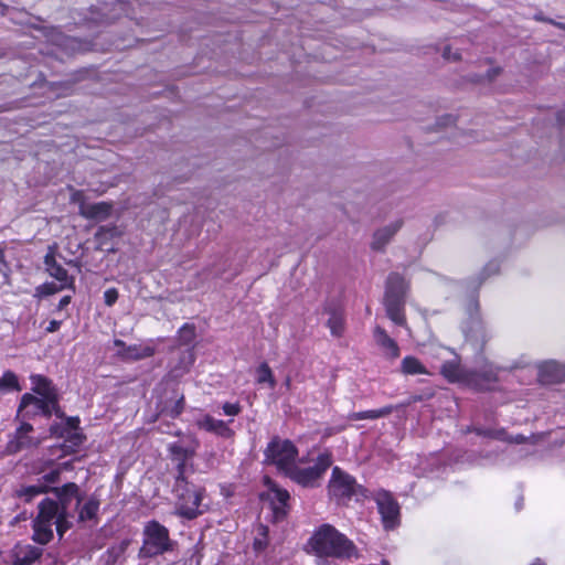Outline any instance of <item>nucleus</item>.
<instances>
[{"label":"nucleus","instance_id":"nucleus-1","mask_svg":"<svg viewBox=\"0 0 565 565\" xmlns=\"http://www.w3.org/2000/svg\"><path fill=\"white\" fill-rule=\"evenodd\" d=\"M58 503L51 499H44L39 505V514L33 523V540L40 544H46L53 537V526L62 537L71 526L68 521V504L72 500L79 507L78 520L82 522L94 520L99 502L95 498H88L84 502L79 497V489L75 483H66L61 489H55Z\"/></svg>","mask_w":565,"mask_h":565},{"label":"nucleus","instance_id":"nucleus-2","mask_svg":"<svg viewBox=\"0 0 565 565\" xmlns=\"http://www.w3.org/2000/svg\"><path fill=\"white\" fill-rule=\"evenodd\" d=\"M309 545L311 551L320 558H351L358 557V550L352 541L337 531L333 526L324 524L311 536Z\"/></svg>","mask_w":565,"mask_h":565},{"label":"nucleus","instance_id":"nucleus-3","mask_svg":"<svg viewBox=\"0 0 565 565\" xmlns=\"http://www.w3.org/2000/svg\"><path fill=\"white\" fill-rule=\"evenodd\" d=\"M448 356L452 358L441 365L440 372L449 382L462 383L479 390H487L490 388L491 383L497 380V373L492 367L483 374L466 371L461 367L454 352L447 348H438L437 358L446 359Z\"/></svg>","mask_w":565,"mask_h":565},{"label":"nucleus","instance_id":"nucleus-4","mask_svg":"<svg viewBox=\"0 0 565 565\" xmlns=\"http://www.w3.org/2000/svg\"><path fill=\"white\" fill-rule=\"evenodd\" d=\"M266 460L276 466L286 476L300 460L295 445L290 440L274 439L265 451Z\"/></svg>","mask_w":565,"mask_h":565},{"label":"nucleus","instance_id":"nucleus-5","mask_svg":"<svg viewBox=\"0 0 565 565\" xmlns=\"http://www.w3.org/2000/svg\"><path fill=\"white\" fill-rule=\"evenodd\" d=\"M407 290V282L398 274H391L387 278L385 292V307L388 317L397 324L404 323L403 301Z\"/></svg>","mask_w":565,"mask_h":565},{"label":"nucleus","instance_id":"nucleus-6","mask_svg":"<svg viewBox=\"0 0 565 565\" xmlns=\"http://www.w3.org/2000/svg\"><path fill=\"white\" fill-rule=\"evenodd\" d=\"M141 552L146 556H156L170 550L171 541L167 527L156 521L149 522L143 531Z\"/></svg>","mask_w":565,"mask_h":565},{"label":"nucleus","instance_id":"nucleus-7","mask_svg":"<svg viewBox=\"0 0 565 565\" xmlns=\"http://www.w3.org/2000/svg\"><path fill=\"white\" fill-rule=\"evenodd\" d=\"M302 463L300 459L287 476L303 487H313L320 480L323 472L330 467L331 457L328 454L320 455L315 466L308 468H303Z\"/></svg>","mask_w":565,"mask_h":565},{"label":"nucleus","instance_id":"nucleus-8","mask_svg":"<svg viewBox=\"0 0 565 565\" xmlns=\"http://www.w3.org/2000/svg\"><path fill=\"white\" fill-rule=\"evenodd\" d=\"M204 491L198 487H188L180 493L177 503V512L186 519H194L204 512L202 503Z\"/></svg>","mask_w":565,"mask_h":565},{"label":"nucleus","instance_id":"nucleus-9","mask_svg":"<svg viewBox=\"0 0 565 565\" xmlns=\"http://www.w3.org/2000/svg\"><path fill=\"white\" fill-rule=\"evenodd\" d=\"M78 424L79 420L76 417L66 418L63 424V428L60 429L56 426H53L51 428L53 435H57L60 437L67 438L66 443L64 445L54 446L53 451L54 454H57V458H61L64 454H68L74 450L75 447H77L82 440V434L78 431Z\"/></svg>","mask_w":565,"mask_h":565},{"label":"nucleus","instance_id":"nucleus-10","mask_svg":"<svg viewBox=\"0 0 565 565\" xmlns=\"http://www.w3.org/2000/svg\"><path fill=\"white\" fill-rule=\"evenodd\" d=\"M358 486L355 480L340 468L334 467L329 481L328 490L331 498L338 502H343L356 493Z\"/></svg>","mask_w":565,"mask_h":565},{"label":"nucleus","instance_id":"nucleus-11","mask_svg":"<svg viewBox=\"0 0 565 565\" xmlns=\"http://www.w3.org/2000/svg\"><path fill=\"white\" fill-rule=\"evenodd\" d=\"M379 513L385 530H393L399 524V507L394 498L386 491L375 494Z\"/></svg>","mask_w":565,"mask_h":565},{"label":"nucleus","instance_id":"nucleus-12","mask_svg":"<svg viewBox=\"0 0 565 565\" xmlns=\"http://www.w3.org/2000/svg\"><path fill=\"white\" fill-rule=\"evenodd\" d=\"M72 202L78 204L79 214L88 220L104 221L111 214L113 205L107 202L87 203L81 191H73Z\"/></svg>","mask_w":565,"mask_h":565},{"label":"nucleus","instance_id":"nucleus-13","mask_svg":"<svg viewBox=\"0 0 565 565\" xmlns=\"http://www.w3.org/2000/svg\"><path fill=\"white\" fill-rule=\"evenodd\" d=\"M71 469V462L60 463L52 471L43 476V480L38 484L23 487L18 491V495L25 502H30L33 498L47 492L51 486L58 481V476L62 470Z\"/></svg>","mask_w":565,"mask_h":565},{"label":"nucleus","instance_id":"nucleus-14","mask_svg":"<svg viewBox=\"0 0 565 565\" xmlns=\"http://www.w3.org/2000/svg\"><path fill=\"white\" fill-rule=\"evenodd\" d=\"M264 482L267 487V490L262 494V498L270 502L276 520L285 518L287 514L289 493L286 490L277 487V484L274 483L268 477H265Z\"/></svg>","mask_w":565,"mask_h":565},{"label":"nucleus","instance_id":"nucleus-15","mask_svg":"<svg viewBox=\"0 0 565 565\" xmlns=\"http://www.w3.org/2000/svg\"><path fill=\"white\" fill-rule=\"evenodd\" d=\"M55 408L56 403L25 393L21 398L19 413H23L26 416L38 414L50 415Z\"/></svg>","mask_w":565,"mask_h":565},{"label":"nucleus","instance_id":"nucleus-16","mask_svg":"<svg viewBox=\"0 0 565 565\" xmlns=\"http://www.w3.org/2000/svg\"><path fill=\"white\" fill-rule=\"evenodd\" d=\"M539 380L544 384L565 381V364L557 361H546L539 365Z\"/></svg>","mask_w":565,"mask_h":565},{"label":"nucleus","instance_id":"nucleus-17","mask_svg":"<svg viewBox=\"0 0 565 565\" xmlns=\"http://www.w3.org/2000/svg\"><path fill=\"white\" fill-rule=\"evenodd\" d=\"M114 344L118 348V354L125 359L139 360L154 353V348L150 343L126 347L121 340H115Z\"/></svg>","mask_w":565,"mask_h":565},{"label":"nucleus","instance_id":"nucleus-18","mask_svg":"<svg viewBox=\"0 0 565 565\" xmlns=\"http://www.w3.org/2000/svg\"><path fill=\"white\" fill-rule=\"evenodd\" d=\"M44 264L50 276L55 278L57 282L61 284V287L72 285L67 271L55 260V247H50L49 253L45 255Z\"/></svg>","mask_w":565,"mask_h":565},{"label":"nucleus","instance_id":"nucleus-19","mask_svg":"<svg viewBox=\"0 0 565 565\" xmlns=\"http://www.w3.org/2000/svg\"><path fill=\"white\" fill-rule=\"evenodd\" d=\"M403 222L402 220H395L385 226L379 228L372 239V248L373 249H382L392 238L393 236L402 228Z\"/></svg>","mask_w":565,"mask_h":565},{"label":"nucleus","instance_id":"nucleus-20","mask_svg":"<svg viewBox=\"0 0 565 565\" xmlns=\"http://www.w3.org/2000/svg\"><path fill=\"white\" fill-rule=\"evenodd\" d=\"M196 425L200 429L213 433L223 438H231L233 436V430L225 422L215 419L210 415H205L198 419Z\"/></svg>","mask_w":565,"mask_h":565},{"label":"nucleus","instance_id":"nucleus-21","mask_svg":"<svg viewBox=\"0 0 565 565\" xmlns=\"http://www.w3.org/2000/svg\"><path fill=\"white\" fill-rule=\"evenodd\" d=\"M32 383V391L36 393L39 396L46 398L53 403L57 402V395L55 388L53 387L51 381L46 377L35 374L30 377Z\"/></svg>","mask_w":565,"mask_h":565},{"label":"nucleus","instance_id":"nucleus-22","mask_svg":"<svg viewBox=\"0 0 565 565\" xmlns=\"http://www.w3.org/2000/svg\"><path fill=\"white\" fill-rule=\"evenodd\" d=\"M32 430L31 425L22 424L15 431L14 438L8 443L7 450L11 454L17 452L23 448L35 445L29 437V433Z\"/></svg>","mask_w":565,"mask_h":565},{"label":"nucleus","instance_id":"nucleus-23","mask_svg":"<svg viewBox=\"0 0 565 565\" xmlns=\"http://www.w3.org/2000/svg\"><path fill=\"white\" fill-rule=\"evenodd\" d=\"M172 459L178 462L180 475L184 472L185 462L191 459L195 452L196 445L184 447L181 444H172L169 447Z\"/></svg>","mask_w":565,"mask_h":565},{"label":"nucleus","instance_id":"nucleus-24","mask_svg":"<svg viewBox=\"0 0 565 565\" xmlns=\"http://www.w3.org/2000/svg\"><path fill=\"white\" fill-rule=\"evenodd\" d=\"M374 339L376 343L384 350L385 354L390 358H397L399 354L398 347L396 342L391 339L386 332L380 328L376 327L374 330Z\"/></svg>","mask_w":565,"mask_h":565},{"label":"nucleus","instance_id":"nucleus-25","mask_svg":"<svg viewBox=\"0 0 565 565\" xmlns=\"http://www.w3.org/2000/svg\"><path fill=\"white\" fill-rule=\"evenodd\" d=\"M391 413L390 407H384L381 409H371V411H364V412H354L349 414L348 418L349 420H364V419H377L381 417L386 416Z\"/></svg>","mask_w":565,"mask_h":565},{"label":"nucleus","instance_id":"nucleus-26","mask_svg":"<svg viewBox=\"0 0 565 565\" xmlns=\"http://www.w3.org/2000/svg\"><path fill=\"white\" fill-rule=\"evenodd\" d=\"M402 370L405 374L408 375L429 374L426 367L413 356L404 358L402 361Z\"/></svg>","mask_w":565,"mask_h":565},{"label":"nucleus","instance_id":"nucleus-27","mask_svg":"<svg viewBox=\"0 0 565 565\" xmlns=\"http://www.w3.org/2000/svg\"><path fill=\"white\" fill-rule=\"evenodd\" d=\"M0 383L2 387V392L4 391H21V386L19 384L17 375L11 372L7 371L3 373L2 377H0Z\"/></svg>","mask_w":565,"mask_h":565},{"label":"nucleus","instance_id":"nucleus-28","mask_svg":"<svg viewBox=\"0 0 565 565\" xmlns=\"http://www.w3.org/2000/svg\"><path fill=\"white\" fill-rule=\"evenodd\" d=\"M256 381L259 384L267 383L270 388H274L276 382H275V379L273 376L271 370L269 369V366L266 363H263L257 369Z\"/></svg>","mask_w":565,"mask_h":565},{"label":"nucleus","instance_id":"nucleus-29","mask_svg":"<svg viewBox=\"0 0 565 565\" xmlns=\"http://www.w3.org/2000/svg\"><path fill=\"white\" fill-rule=\"evenodd\" d=\"M343 321V316L340 312L331 313L330 318L328 319V327L330 328L333 335L338 337L342 333Z\"/></svg>","mask_w":565,"mask_h":565},{"label":"nucleus","instance_id":"nucleus-30","mask_svg":"<svg viewBox=\"0 0 565 565\" xmlns=\"http://www.w3.org/2000/svg\"><path fill=\"white\" fill-rule=\"evenodd\" d=\"M65 287H61V284L50 282V284H43L36 288V294L40 296H47L55 294Z\"/></svg>","mask_w":565,"mask_h":565},{"label":"nucleus","instance_id":"nucleus-31","mask_svg":"<svg viewBox=\"0 0 565 565\" xmlns=\"http://www.w3.org/2000/svg\"><path fill=\"white\" fill-rule=\"evenodd\" d=\"M119 234L120 233L116 226H111V227L102 226L98 228V231L96 233V237H97V239L102 241L104 236L114 237Z\"/></svg>","mask_w":565,"mask_h":565},{"label":"nucleus","instance_id":"nucleus-32","mask_svg":"<svg viewBox=\"0 0 565 565\" xmlns=\"http://www.w3.org/2000/svg\"><path fill=\"white\" fill-rule=\"evenodd\" d=\"M443 57L449 62L459 61L461 55L458 50H452L451 46L447 45L443 50Z\"/></svg>","mask_w":565,"mask_h":565},{"label":"nucleus","instance_id":"nucleus-33","mask_svg":"<svg viewBox=\"0 0 565 565\" xmlns=\"http://www.w3.org/2000/svg\"><path fill=\"white\" fill-rule=\"evenodd\" d=\"M118 299V291L115 288H109L104 292V300L107 306H113Z\"/></svg>","mask_w":565,"mask_h":565},{"label":"nucleus","instance_id":"nucleus-34","mask_svg":"<svg viewBox=\"0 0 565 565\" xmlns=\"http://www.w3.org/2000/svg\"><path fill=\"white\" fill-rule=\"evenodd\" d=\"M241 408L238 404L226 403L223 405V412L227 416H235L239 413Z\"/></svg>","mask_w":565,"mask_h":565},{"label":"nucleus","instance_id":"nucleus-35","mask_svg":"<svg viewBox=\"0 0 565 565\" xmlns=\"http://www.w3.org/2000/svg\"><path fill=\"white\" fill-rule=\"evenodd\" d=\"M499 68L498 67H490L487 72V75L486 77H480L478 78L477 81L478 82H482V81H491L498 74H499Z\"/></svg>","mask_w":565,"mask_h":565},{"label":"nucleus","instance_id":"nucleus-36","mask_svg":"<svg viewBox=\"0 0 565 565\" xmlns=\"http://www.w3.org/2000/svg\"><path fill=\"white\" fill-rule=\"evenodd\" d=\"M60 324H61V323H60L58 321H56V320H52V321L49 323V326H47L46 330H47L49 332H55V331H57V330L60 329Z\"/></svg>","mask_w":565,"mask_h":565},{"label":"nucleus","instance_id":"nucleus-37","mask_svg":"<svg viewBox=\"0 0 565 565\" xmlns=\"http://www.w3.org/2000/svg\"><path fill=\"white\" fill-rule=\"evenodd\" d=\"M266 544H267V542L265 540H260V539H256L254 542V546L258 551L265 548Z\"/></svg>","mask_w":565,"mask_h":565},{"label":"nucleus","instance_id":"nucleus-38","mask_svg":"<svg viewBox=\"0 0 565 565\" xmlns=\"http://www.w3.org/2000/svg\"><path fill=\"white\" fill-rule=\"evenodd\" d=\"M181 332L188 338L191 339L193 337V329L190 327H183Z\"/></svg>","mask_w":565,"mask_h":565},{"label":"nucleus","instance_id":"nucleus-39","mask_svg":"<svg viewBox=\"0 0 565 565\" xmlns=\"http://www.w3.org/2000/svg\"><path fill=\"white\" fill-rule=\"evenodd\" d=\"M70 302V297H64L61 299L60 301V307L63 308L64 306H66L67 303Z\"/></svg>","mask_w":565,"mask_h":565},{"label":"nucleus","instance_id":"nucleus-40","mask_svg":"<svg viewBox=\"0 0 565 565\" xmlns=\"http://www.w3.org/2000/svg\"><path fill=\"white\" fill-rule=\"evenodd\" d=\"M530 565H545L541 559H536L534 561L532 564Z\"/></svg>","mask_w":565,"mask_h":565},{"label":"nucleus","instance_id":"nucleus-41","mask_svg":"<svg viewBox=\"0 0 565 565\" xmlns=\"http://www.w3.org/2000/svg\"><path fill=\"white\" fill-rule=\"evenodd\" d=\"M262 531V534L265 535L266 534V529L264 526H260L259 529Z\"/></svg>","mask_w":565,"mask_h":565},{"label":"nucleus","instance_id":"nucleus-42","mask_svg":"<svg viewBox=\"0 0 565 565\" xmlns=\"http://www.w3.org/2000/svg\"><path fill=\"white\" fill-rule=\"evenodd\" d=\"M188 358H189V363L191 364L193 362V358L191 354H189Z\"/></svg>","mask_w":565,"mask_h":565},{"label":"nucleus","instance_id":"nucleus-43","mask_svg":"<svg viewBox=\"0 0 565 565\" xmlns=\"http://www.w3.org/2000/svg\"><path fill=\"white\" fill-rule=\"evenodd\" d=\"M285 385H286V386H289V385H290V379H287V380H286Z\"/></svg>","mask_w":565,"mask_h":565}]
</instances>
